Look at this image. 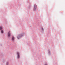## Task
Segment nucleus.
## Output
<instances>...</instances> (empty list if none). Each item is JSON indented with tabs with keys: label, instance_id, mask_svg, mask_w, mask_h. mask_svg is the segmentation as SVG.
<instances>
[{
	"label": "nucleus",
	"instance_id": "39448f33",
	"mask_svg": "<svg viewBox=\"0 0 65 65\" xmlns=\"http://www.w3.org/2000/svg\"><path fill=\"white\" fill-rule=\"evenodd\" d=\"M12 39L13 40H14V37H12Z\"/></svg>",
	"mask_w": 65,
	"mask_h": 65
},
{
	"label": "nucleus",
	"instance_id": "9b49d317",
	"mask_svg": "<svg viewBox=\"0 0 65 65\" xmlns=\"http://www.w3.org/2000/svg\"><path fill=\"white\" fill-rule=\"evenodd\" d=\"M45 65H47V64H45Z\"/></svg>",
	"mask_w": 65,
	"mask_h": 65
},
{
	"label": "nucleus",
	"instance_id": "6e6552de",
	"mask_svg": "<svg viewBox=\"0 0 65 65\" xmlns=\"http://www.w3.org/2000/svg\"><path fill=\"white\" fill-rule=\"evenodd\" d=\"M1 32H2V33H3V30H1Z\"/></svg>",
	"mask_w": 65,
	"mask_h": 65
},
{
	"label": "nucleus",
	"instance_id": "0eeeda50",
	"mask_svg": "<svg viewBox=\"0 0 65 65\" xmlns=\"http://www.w3.org/2000/svg\"><path fill=\"white\" fill-rule=\"evenodd\" d=\"M41 29L43 31V27H41Z\"/></svg>",
	"mask_w": 65,
	"mask_h": 65
},
{
	"label": "nucleus",
	"instance_id": "20e7f679",
	"mask_svg": "<svg viewBox=\"0 0 65 65\" xmlns=\"http://www.w3.org/2000/svg\"><path fill=\"white\" fill-rule=\"evenodd\" d=\"M37 6L36 5H34V8H36V7Z\"/></svg>",
	"mask_w": 65,
	"mask_h": 65
},
{
	"label": "nucleus",
	"instance_id": "7ed1b4c3",
	"mask_svg": "<svg viewBox=\"0 0 65 65\" xmlns=\"http://www.w3.org/2000/svg\"><path fill=\"white\" fill-rule=\"evenodd\" d=\"M17 37L18 38H19L20 37V35H19Z\"/></svg>",
	"mask_w": 65,
	"mask_h": 65
},
{
	"label": "nucleus",
	"instance_id": "423d86ee",
	"mask_svg": "<svg viewBox=\"0 0 65 65\" xmlns=\"http://www.w3.org/2000/svg\"><path fill=\"white\" fill-rule=\"evenodd\" d=\"M2 29V27H0V30H1V29Z\"/></svg>",
	"mask_w": 65,
	"mask_h": 65
},
{
	"label": "nucleus",
	"instance_id": "9d476101",
	"mask_svg": "<svg viewBox=\"0 0 65 65\" xmlns=\"http://www.w3.org/2000/svg\"><path fill=\"white\" fill-rule=\"evenodd\" d=\"M8 62H7V65H8Z\"/></svg>",
	"mask_w": 65,
	"mask_h": 65
},
{
	"label": "nucleus",
	"instance_id": "1a4fd4ad",
	"mask_svg": "<svg viewBox=\"0 0 65 65\" xmlns=\"http://www.w3.org/2000/svg\"><path fill=\"white\" fill-rule=\"evenodd\" d=\"M36 9V8H34V10H35Z\"/></svg>",
	"mask_w": 65,
	"mask_h": 65
},
{
	"label": "nucleus",
	"instance_id": "f03ea898",
	"mask_svg": "<svg viewBox=\"0 0 65 65\" xmlns=\"http://www.w3.org/2000/svg\"><path fill=\"white\" fill-rule=\"evenodd\" d=\"M8 35L9 37H10V36L11 34L10 31H9L8 32Z\"/></svg>",
	"mask_w": 65,
	"mask_h": 65
},
{
	"label": "nucleus",
	"instance_id": "f257e3e1",
	"mask_svg": "<svg viewBox=\"0 0 65 65\" xmlns=\"http://www.w3.org/2000/svg\"><path fill=\"white\" fill-rule=\"evenodd\" d=\"M17 57L18 58H19L20 57V55L19 54V53L18 52H17Z\"/></svg>",
	"mask_w": 65,
	"mask_h": 65
}]
</instances>
